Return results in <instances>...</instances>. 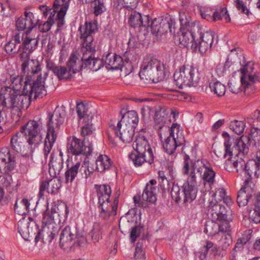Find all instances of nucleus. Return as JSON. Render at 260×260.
<instances>
[{
  "mask_svg": "<svg viewBox=\"0 0 260 260\" xmlns=\"http://www.w3.org/2000/svg\"><path fill=\"white\" fill-rule=\"evenodd\" d=\"M16 166L15 157L8 147L0 150V171L3 174L11 172Z\"/></svg>",
  "mask_w": 260,
  "mask_h": 260,
  "instance_id": "nucleus-22",
  "label": "nucleus"
},
{
  "mask_svg": "<svg viewBox=\"0 0 260 260\" xmlns=\"http://www.w3.org/2000/svg\"><path fill=\"white\" fill-rule=\"evenodd\" d=\"M197 70L189 64H184L174 74V83L179 88L184 87H196L200 80Z\"/></svg>",
  "mask_w": 260,
  "mask_h": 260,
  "instance_id": "nucleus-9",
  "label": "nucleus"
},
{
  "mask_svg": "<svg viewBox=\"0 0 260 260\" xmlns=\"http://www.w3.org/2000/svg\"><path fill=\"white\" fill-rule=\"evenodd\" d=\"M91 7L93 9V13L98 16L103 12L106 9L104 2L101 0H93L91 3Z\"/></svg>",
  "mask_w": 260,
  "mask_h": 260,
  "instance_id": "nucleus-49",
  "label": "nucleus"
},
{
  "mask_svg": "<svg viewBox=\"0 0 260 260\" xmlns=\"http://www.w3.org/2000/svg\"><path fill=\"white\" fill-rule=\"evenodd\" d=\"M47 122V133L45 140L44 152L47 156L50 152L53 145L56 139V131L58 129L60 125L64 121V118L60 113L55 112L48 114Z\"/></svg>",
  "mask_w": 260,
  "mask_h": 260,
  "instance_id": "nucleus-12",
  "label": "nucleus"
},
{
  "mask_svg": "<svg viewBox=\"0 0 260 260\" xmlns=\"http://www.w3.org/2000/svg\"><path fill=\"white\" fill-rule=\"evenodd\" d=\"M249 217L253 222L260 223V206L255 205L254 209L249 212Z\"/></svg>",
  "mask_w": 260,
  "mask_h": 260,
  "instance_id": "nucleus-59",
  "label": "nucleus"
},
{
  "mask_svg": "<svg viewBox=\"0 0 260 260\" xmlns=\"http://www.w3.org/2000/svg\"><path fill=\"white\" fill-rule=\"evenodd\" d=\"M244 184L237 194V202L239 207L247 205L253 192L252 188L249 186L248 183L244 182Z\"/></svg>",
  "mask_w": 260,
  "mask_h": 260,
  "instance_id": "nucleus-34",
  "label": "nucleus"
},
{
  "mask_svg": "<svg viewBox=\"0 0 260 260\" xmlns=\"http://www.w3.org/2000/svg\"><path fill=\"white\" fill-rule=\"evenodd\" d=\"M204 232L209 236H216L219 233L218 224L213 221L207 223Z\"/></svg>",
  "mask_w": 260,
  "mask_h": 260,
  "instance_id": "nucleus-52",
  "label": "nucleus"
},
{
  "mask_svg": "<svg viewBox=\"0 0 260 260\" xmlns=\"http://www.w3.org/2000/svg\"><path fill=\"white\" fill-rule=\"evenodd\" d=\"M213 242L210 241H207L206 245L204 246V249L196 254L199 260H204L206 258L208 250L213 247Z\"/></svg>",
  "mask_w": 260,
  "mask_h": 260,
  "instance_id": "nucleus-60",
  "label": "nucleus"
},
{
  "mask_svg": "<svg viewBox=\"0 0 260 260\" xmlns=\"http://www.w3.org/2000/svg\"><path fill=\"white\" fill-rule=\"evenodd\" d=\"M29 206L30 203L27 199L17 200L15 204L14 210L18 214L25 215L29 211Z\"/></svg>",
  "mask_w": 260,
  "mask_h": 260,
  "instance_id": "nucleus-42",
  "label": "nucleus"
},
{
  "mask_svg": "<svg viewBox=\"0 0 260 260\" xmlns=\"http://www.w3.org/2000/svg\"><path fill=\"white\" fill-rule=\"evenodd\" d=\"M152 63L156 64L154 70H152L153 83H157L163 80L165 77V66L159 60L153 58Z\"/></svg>",
  "mask_w": 260,
  "mask_h": 260,
  "instance_id": "nucleus-39",
  "label": "nucleus"
},
{
  "mask_svg": "<svg viewBox=\"0 0 260 260\" xmlns=\"http://www.w3.org/2000/svg\"><path fill=\"white\" fill-rule=\"evenodd\" d=\"M92 145L89 144L85 145V140L81 141L75 137H73L68 141L67 151L69 153L74 155V159L77 160L74 163L73 158L71 162L68 165V170L64 175L66 183L72 182L75 178L78 176V174L81 178L86 179L90 176L93 173L89 171V168L86 165H81L82 158L81 155L87 156L90 155L92 151Z\"/></svg>",
  "mask_w": 260,
  "mask_h": 260,
  "instance_id": "nucleus-1",
  "label": "nucleus"
},
{
  "mask_svg": "<svg viewBox=\"0 0 260 260\" xmlns=\"http://www.w3.org/2000/svg\"><path fill=\"white\" fill-rule=\"evenodd\" d=\"M190 165L191 167L190 172H193L194 175H196V172L199 173L204 184L207 183L211 188V186L215 181L216 175L211 164L206 160L198 159L192 161L189 155L185 154L182 168L183 174H189Z\"/></svg>",
  "mask_w": 260,
  "mask_h": 260,
  "instance_id": "nucleus-5",
  "label": "nucleus"
},
{
  "mask_svg": "<svg viewBox=\"0 0 260 260\" xmlns=\"http://www.w3.org/2000/svg\"><path fill=\"white\" fill-rule=\"evenodd\" d=\"M63 161L62 157L60 156L52 159L49 162L50 170L53 169L55 174H59L63 168Z\"/></svg>",
  "mask_w": 260,
  "mask_h": 260,
  "instance_id": "nucleus-50",
  "label": "nucleus"
},
{
  "mask_svg": "<svg viewBox=\"0 0 260 260\" xmlns=\"http://www.w3.org/2000/svg\"><path fill=\"white\" fill-rule=\"evenodd\" d=\"M201 26L199 24H192L190 27L181 28V34L179 36V40L181 44L185 47L190 46L194 47V42L197 37V34L201 30Z\"/></svg>",
  "mask_w": 260,
  "mask_h": 260,
  "instance_id": "nucleus-20",
  "label": "nucleus"
},
{
  "mask_svg": "<svg viewBox=\"0 0 260 260\" xmlns=\"http://www.w3.org/2000/svg\"><path fill=\"white\" fill-rule=\"evenodd\" d=\"M95 187L97 190L98 203L101 208V217L104 219H107L110 216H115L117 213L119 194L113 202H110L111 190L110 186L106 184L95 185Z\"/></svg>",
  "mask_w": 260,
  "mask_h": 260,
  "instance_id": "nucleus-7",
  "label": "nucleus"
},
{
  "mask_svg": "<svg viewBox=\"0 0 260 260\" xmlns=\"http://www.w3.org/2000/svg\"><path fill=\"white\" fill-rule=\"evenodd\" d=\"M75 230H72L69 226H66L62 231L60 236L59 244L61 248L64 250L70 249L77 243L79 246H81L82 243L85 241L84 237L79 240L77 237Z\"/></svg>",
  "mask_w": 260,
  "mask_h": 260,
  "instance_id": "nucleus-19",
  "label": "nucleus"
},
{
  "mask_svg": "<svg viewBox=\"0 0 260 260\" xmlns=\"http://www.w3.org/2000/svg\"><path fill=\"white\" fill-rule=\"evenodd\" d=\"M150 17L148 15L142 16L140 13L136 11L132 12L128 23L133 27H148L150 26Z\"/></svg>",
  "mask_w": 260,
  "mask_h": 260,
  "instance_id": "nucleus-31",
  "label": "nucleus"
},
{
  "mask_svg": "<svg viewBox=\"0 0 260 260\" xmlns=\"http://www.w3.org/2000/svg\"><path fill=\"white\" fill-rule=\"evenodd\" d=\"M60 221V218L54 214L51 210L47 209L44 213L43 217L42 220L43 226H49L52 224H54V227H58L56 222H59Z\"/></svg>",
  "mask_w": 260,
  "mask_h": 260,
  "instance_id": "nucleus-41",
  "label": "nucleus"
},
{
  "mask_svg": "<svg viewBox=\"0 0 260 260\" xmlns=\"http://www.w3.org/2000/svg\"><path fill=\"white\" fill-rule=\"evenodd\" d=\"M209 87L212 92L218 96H223L225 94L226 90L225 86L218 81L210 82Z\"/></svg>",
  "mask_w": 260,
  "mask_h": 260,
  "instance_id": "nucleus-48",
  "label": "nucleus"
},
{
  "mask_svg": "<svg viewBox=\"0 0 260 260\" xmlns=\"http://www.w3.org/2000/svg\"><path fill=\"white\" fill-rule=\"evenodd\" d=\"M25 138L21 136L19 133L13 135L11 139V148L12 150L20 153L22 155L26 156L28 155L26 152V147L25 146Z\"/></svg>",
  "mask_w": 260,
  "mask_h": 260,
  "instance_id": "nucleus-32",
  "label": "nucleus"
},
{
  "mask_svg": "<svg viewBox=\"0 0 260 260\" xmlns=\"http://www.w3.org/2000/svg\"><path fill=\"white\" fill-rule=\"evenodd\" d=\"M104 61L108 69L118 70L123 68L122 58L116 54L108 53L104 58Z\"/></svg>",
  "mask_w": 260,
  "mask_h": 260,
  "instance_id": "nucleus-36",
  "label": "nucleus"
},
{
  "mask_svg": "<svg viewBox=\"0 0 260 260\" xmlns=\"http://www.w3.org/2000/svg\"><path fill=\"white\" fill-rule=\"evenodd\" d=\"M111 164V160L107 155L101 154L96 159V168L99 172H102L110 169Z\"/></svg>",
  "mask_w": 260,
  "mask_h": 260,
  "instance_id": "nucleus-43",
  "label": "nucleus"
},
{
  "mask_svg": "<svg viewBox=\"0 0 260 260\" xmlns=\"http://www.w3.org/2000/svg\"><path fill=\"white\" fill-rule=\"evenodd\" d=\"M148 133L146 129H141L136 136L133 147L137 153L132 152L129 157L136 167H140L146 162L151 165L154 160L153 153L147 140Z\"/></svg>",
  "mask_w": 260,
  "mask_h": 260,
  "instance_id": "nucleus-3",
  "label": "nucleus"
},
{
  "mask_svg": "<svg viewBox=\"0 0 260 260\" xmlns=\"http://www.w3.org/2000/svg\"><path fill=\"white\" fill-rule=\"evenodd\" d=\"M38 22L39 19H36L32 12L26 11L16 21V28L18 30L31 32Z\"/></svg>",
  "mask_w": 260,
  "mask_h": 260,
  "instance_id": "nucleus-21",
  "label": "nucleus"
},
{
  "mask_svg": "<svg viewBox=\"0 0 260 260\" xmlns=\"http://www.w3.org/2000/svg\"><path fill=\"white\" fill-rule=\"evenodd\" d=\"M233 166L237 173L246 177L244 182L249 183L252 174L256 178L260 176V151L256 152L255 159H250L245 162L240 158L233 162Z\"/></svg>",
  "mask_w": 260,
  "mask_h": 260,
  "instance_id": "nucleus-11",
  "label": "nucleus"
},
{
  "mask_svg": "<svg viewBox=\"0 0 260 260\" xmlns=\"http://www.w3.org/2000/svg\"><path fill=\"white\" fill-rule=\"evenodd\" d=\"M255 65L254 62L249 61L240 69L241 85L247 95L254 93L260 84V73Z\"/></svg>",
  "mask_w": 260,
  "mask_h": 260,
  "instance_id": "nucleus-8",
  "label": "nucleus"
},
{
  "mask_svg": "<svg viewBox=\"0 0 260 260\" xmlns=\"http://www.w3.org/2000/svg\"><path fill=\"white\" fill-rule=\"evenodd\" d=\"M22 61L21 64L22 71L27 73V76L35 77V75L41 71L40 63L37 59H29V58H20Z\"/></svg>",
  "mask_w": 260,
  "mask_h": 260,
  "instance_id": "nucleus-29",
  "label": "nucleus"
},
{
  "mask_svg": "<svg viewBox=\"0 0 260 260\" xmlns=\"http://www.w3.org/2000/svg\"><path fill=\"white\" fill-rule=\"evenodd\" d=\"M152 61L153 58L146 56L141 65L139 75L141 80L146 84L153 83L152 70H154L156 64L152 63Z\"/></svg>",
  "mask_w": 260,
  "mask_h": 260,
  "instance_id": "nucleus-24",
  "label": "nucleus"
},
{
  "mask_svg": "<svg viewBox=\"0 0 260 260\" xmlns=\"http://www.w3.org/2000/svg\"><path fill=\"white\" fill-rule=\"evenodd\" d=\"M139 122V117L136 111L134 110L128 111L126 112L122 117L119 121L117 120V122L119 123L120 125L124 124L127 126H133L136 128Z\"/></svg>",
  "mask_w": 260,
  "mask_h": 260,
  "instance_id": "nucleus-37",
  "label": "nucleus"
},
{
  "mask_svg": "<svg viewBox=\"0 0 260 260\" xmlns=\"http://www.w3.org/2000/svg\"><path fill=\"white\" fill-rule=\"evenodd\" d=\"M4 175L0 177V184L3 188L10 191L13 184L12 176L8 174H4Z\"/></svg>",
  "mask_w": 260,
  "mask_h": 260,
  "instance_id": "nucleus-55",
  "label": "nucleus"
},
{
  "mask_svg": "<svg viewBox=\"0 0 260 260\" xmlns=\"http://www.w3.org/2000/svg\"><path fill=\"white\" fill-rule=\"evenodd\" d=\"M90 234L94 242H98L102 238V232L100 225L98 223L94 224Z\"/></svg>",
  "mask_w": 260,
  "mask_h": 260,
  "instance_id": "nucleus-58",
  "label": "nucleus"
},
{
  "mask_svg": "<svg viewBox=\"0 0 260 260\" xmlns=\"http://www.w3.org/2000/svg\"><path fill=\"white\" fill-rule=\"evenodd\" d=\"M220 222L218 224V235H223L226 233H230L231 231V225H230L229 220L226 217L225 219L218 220Z\"/></svg>",
  "mask_w": 260,
  "mask_h": 260,
  "instance_id": "nucleus-53",
  "label": "nucleus"
},
{
  "mask_svg": "<svg viewBox=\"0 0 260 260\" xmlns=\"http://www.w3.org/2000/svg\"><path fill=\"white\" fill-rule=\"evenodd\" d=\"M42 124V120L39 118L38 120H29L21 127L20 132L24 135L29 145H32L39 143Z\"/></svg>",
  "mask_w": 260,
  "mask_h": 260,
  "instance_id": "nucleus-16",
  "label": "nucleus"
},
{
  "mask_svg": "<svg viewBox=\"0 0 260 260\" xmlns=\"http://www.w3.org/2000/svg\"><path fill=\"white\" fill-rule=\"evenodd\" d=\"M196 176L190 172L186 182L183 184V191L184 192L188 203H191L197 197L198 189L196 186Z\"/></svg>",
  "mask_w": 260,
  "mask_h": 260,
  "instance_id": "nucleus-27",
  "label": "nucleus"
},
{
  "mask_svg": "<svg viewBox=\"0 0 260 260\" xmlns=\"http://www.w3.org/2000/svg\"><path fill=\"white\" fill-rule=\"evenodd\" d=\"M70 1L71 0H55L54 2V8L59 11L56 19L58 28L63 26L64 24V17L69 9Z\"/></svg>",
  "mask_w": 260,
  "mask_h": 260,
  "instance_id": "nucleus-28",
  "label": "nucleus"
},
{
  "mask_svg": "<svg viewBox=\"0 0 260 260\" xmlns=\"http://www.w3.org/2000/svg\"><path fill=\"white\" fill-rule=\"evenodd\" d=\"M30 103L29 95L23 92L4 86L0 90V105L7 108L18 109L27 108Z\"/></svg>",
  "mask_w": 260,
  "mask_h": 260,
  "instance_id": "nucleus-6",
  "label": "nucleus"
},
{
  "mask_svg": "<svg viewBox=\"0 0 260 260\" xmlns=\"http://www.w3.org/2000/svg\"><path fill=\"white\" fill-rule=\"evenodd\" d=\"M54 224L49 226H42V229L41 234L42 236V241L44 243H49L57 235L58 232V227H54Z\"/></svg>",
  "mask_w": 260,
  "mask_h": 260,
  "instance_id": "nucleus-38",
  "label": "nucleus"
},
{
  "mask_svg": "<svg viewBox=\"0 0 260 260\" xmlns=\"http://www.w3.org/2000/svg\"><path fill=\"white\" fill-rule=\"evenodd\" d=\"M67 67L70 69V71L74 74L83 68V64L74 54H71L67 62Z\"/></svg>",
  "mask_w": 260,
  "mask_h": 260,
  "instance_id": "nucleus-44",
  "label": "nucleus"
},
{
  "mask_svg": "<svg viewBox=\"0 0 260 260\" xmlns=\"http://www.w3.org/2000/svg\"><path fill=\"white\" fill-rule=\"evenodd\" d=\"M141 112L143 120L148 121L150 120L154 111L151 107L148 106H145L141 108Z\"/></svg>",
  "mask_w": 260,
  "mask_h": 260,
  "instance_id": "nucleus-62",
  "label": "nucleus"
},
{
  "mask_svg": "<svg viewBox=\"0 0 260 260\" xmlns=\"http://www.w3.org/2000/svg\"><path fill=\"white\" fill-rule=\"evenodd\" d=\"M216 239L222 250H226L232 243V238L230 233L217 235Z\"/></svg>",
  "mask_w": 260,
  "mask_h": 260,
  "instance_id": "nucleus-46",
  "label": "nucleus"
},
{
  "mask_svg": "<svg viewBox=\"0 0 260 260\" xmlns=\"http://www.w3.org/2000/svg\"><path fill=\"white\" fill-rule=\"evenodd\" d=\"M84 125L81 127V134L85 137L91 135L93 131L92 124L91 123V118H87V121L84 120Z\"/></svg>",
  "mask_w": 260,
  "mask_h": 260,
  "instance_id": "nucleus-57",
  "label": "nucleus"
},
{
  "mask_svg": "<svg viewBox=\"0 0 260 260\" xmlns=\"http://www.w3.org/2000/svg\"><path fill=\"white\" fill-rule=\"evenodd\" d=\"M156 183V180L152 179L146 184L142 195V200L139 195L134 197L133 200L136 206L146 208L148 206V205L144 202L145 201L150 203H154L156 201V189L155 186Z\"/></svg>",
  "mask_w": 260,
  "mask_h": 260,
  "instance_id": "nucleus-18",
  "label": "nucleus"
},
{
  "mask_svg": "<svg viewBox=\"0 0 260 260\" xmlns=\"http://www.w3.org/2000/svg\"><path fill=\"white\" fill-rule=\"evenodd\" d=\"M171 196L176 203H188L185 193L183 191V186L180 187L177 185H173L171 190Z\"/></svg>",
  "mask_w": 260,
  "mask_h": 260,
  "instance_id": "nucleus-40",
  "label": "nucleus"
},
{
  "mask_svg": "<svg viewBox=\"0 0 260 260\" xmlns=\"http://www.w3.org/2000/svg\"><path fill=\"white\" fill-rule=\"evenodd\" d=\"M47 76V73L45 74L44 77H42L41 75H38L37 79L35 80V77L32 78L30 75L27 76L24 82L23 92L28 94L30 100L43 98L47 94L45 85V80Z\"/></svg>",
  "mask_w": 260,
  "mask_h": 260,
  "instance_id": "nucleus-13",
  "label": "nucleus"
},
{
  "mask_svg": "<svg viewBox=\"0 0 260 260\" xmlns=\"http://www.w3.org/2000/svg\"><path fill=\"white\" fill-rule=\"evenodd\" d=\"M247 136L246 135H245ZM249 137L250 141L251 139L253 140L255 143L260 142V129L257 128H253L251 129L250 134L247 136Z\"/></svg>",
  "mask_w": 260,
  "mask_h": 260,
  "instance_id": "nucleus-64",
  "label": "nucleus"
},
{
  "mask_svg": "<svg viewBox=\"0 0 260 260\" xmlns=\"http://www.w3.org/2000/svg\"><path fill=\"white\" fill-rule=\"evenodd\" d=\"M78 30L80 39L81 40V51L83 53L81 59L82 64L83 68H88L90 69L93 60L92 55L95 52L93 44V35L98 30L97 24L94 22L86 21L84 25L79 27Z\"/></svg>",
  "mask_w": 260,
  "mask_h": 260,
  "instance_id": "nucleus-2",
  "label": "nucleus"
},
{
  "mask_svg": "<svg viewBox=\"0 0 260 260\" xmlns=\"http://www.w3.org/2000/svg\"><path fill=\"white\" fill-rule=\"evenodd\" d=\"M6 52L9 54H13L17 53L19 49L16 48V44L10 40L5 46Z\"/></svg>",
  "mask_w": 260,
  "mask_h": 260,
  "instance_id": "nucleus-63",
  "label": "nucleus"
},
{
  "mask_svg": "<svg viewBox=\"0 0 260 260\" xmlns=\"http://www.w3.org/2000/svg\"><path fill=\"white\" fill-rule=\"evenodd\" d=\"M47 68L52 71L60 80L70 79L72 77V73L70 69L63 66H57L51 61H47Z\"/></svg>",
  "mask_w": 260,
  "mask_h": 260,
  "instance_id": "nucleus-33",
  "label": "nucleus"
},
{
  "mask_svg": "<svg viewBox=\"0 0 260 260\" xmlns=\"http://www.w3.org/2000/svg\"><path fill=\"white\" fill-rule=\"evenodd\" d=\"M179 20L182 28L190 27L192 24H196L191 21V17L188 13L180 12L179 13Z\"/></svg>",
  "mask_w": 260,
  "mask_h": 260,
  "instance_id": "nucleus-51",
  "label": "nucleus"
},
{
  "mask_svg": "<svg viewBox=\"0 0 260 260\" xmlns=\"http://www.w3.org/2000/svg\"><path fill=\"white\" fill-rule=\"evenodd\" d=\"M135 129L133 126H127L124 124H119L117 120L113 119L109 123V129L107 134L110 143L113 145H116L115 138H119L124 143H130L133 140L135 135Z\"/></svg>",
  "mask_w": 260,
  "mask_h": 260,
  "instance_id": "nucleus-10",
  "label": "nucleus"
},
{
  "mask_svg": "<svg viewBox=\"0 0 260 260\" xmlns=\"http://www.w3.org/2000/svg\"><path fill=\"white\" fill-rule=\"evenodd\" d=\"M175 23V20L171 18L167 20H162L160 22L155 19L151 23V31L157 36L167 32L168 30L171 33L174 32Z\"/></svg>",
  "mask_w": 260,
  "mask_h": 260,
  "instance_id": "nucleus-25",
  "label": "nucleus"
},
{
  "mask_svg": "<svg viewBox=\"0 0 260 260\" xmlns=\"http://www.w3.org/2000/svg\"><path fill=\"white\" fill-rule=\"evenodd\" d=\"M18 232L26 241L35 238L36 242L40 240L41 231L31 217H23L18 222Z\"/></svg>",
  "mask_w": 260,
  "mask_h": 260,
  "instance_id": "nucleus-15",
  "label": "nucleus"
},
{
  "mask_svg": "<svg viewBox=\"0 0 260 260\" xmlns=\"http://www.w3.org/2000/svg\"><path fill=\"white\" fill-rule=\"evenodd\" d=\"M51 211L57 218H59L61 216L67 214L68 208L64 203L57 201L53 203Z\"/></svg>",
  "mask_w": 260,
  "mask_h": 260,
  "instance_id": "nucleus-45",
  "label": "nucleus"
},
{
  "mask_svg": "<svg viewBox=\"0 0 260 260\" xmlns=\"http://www.w3.org/2000/svg\"><path fill=\"white\" fill-rule=\"evenodd\" d=\"M39 36L33 35L32 32L24 31L22 32L21 40L22 43L20 46L21 52L20 58H29L30 54L35 51L39 43Z\"/></svg>",
  "mask_w": 260,
  "mask_h": 260,
  "instance_id": "nucleus-17",
  "label": "nucleus"
},
{
  "mask_svg": "<svg viewBox=\"0 0 260 260\" xmlns=\"http://www.w3.org/2000/svg\"><path fill=\"white\" fill-rule=\"evenodd\" d=\"M198 37L199 39L194 42V48L196 50L198 49L201 53H205L211 47L213 43L214 33L211 30L206 31L204 33L200 30L199 34H197Z\"/></svg>",
  "mask_w": 260,
  "mask_h": 260,
  "instance_id": "nucleus-23",
  "label": "nucleus"
},
{
  "mask_svg": "<svg viewBox=\"0 0 260 260\" xmlns=\"http://www.w3.org/2000/svg\"><path fill=\"white\" fill-rule=\"evenodd\" d=\"M13 87L12 88L16 89L18 91H20L22 86L23 82V78L22 76L12 75L10 77Z\"/></svg>",
  "mask_w": 260,
  "mask_h": 260,
  "instance_id": "nucleus-56",
  "label": "nucleus"
},
{
  "mask_svg": "<svg viewBox=\"0 0 260 260\" xmlns=\"http://www.w3.org/2000/svg\"><path fill=\"white\" fill-rule=\"evenodd\" d=\"M76 112L79 119L84 118V120H85L86 117L87 118L89 117L87 116V107L83 103H79L77 105Z\"/></svg>",
  "mask_w": 260,
  "mask_h": 260,
  "instance_id": "nucleus-61",
  "label": "nucleus"
},
{
  "mask_svg": "<svg viewBox=\"0 0 260 260\" xmlns=\"http://www.w3.org/2000/svg\"><path fill=\"white\" fill-rule=\"evenodd\" d=\"M245 127V123L242 121L234 120L230 124V129L238 135H240L243 132Z\"/></svg>",
  "mask_w": 260,
  "mask_h": 260,
  "instance_id": "nucleus-54",
  "label": "nucleus"
},
{
  "mask_svg": "<svg viewBox=\"0 0 260 260\" xmlns=\"http://www.w3.org/2000/svg\"><path fill=\"white\" fill-rule=\"evenodd\" d=\"M61 186V182L57 178H52L49 181H42L39 187L38 198L39 199L43 198L46 190L48 193L56 194L59 192Z\"/></svg>",
  "mask_w": 260,
  "mask_h": 260,
  "instance_id": "nucleus-26",
  "label": "nucleus"
},
{
  "mask_svg": "<svg viewBox=\"0 0 260 260\" xmlns=\"http://www.w3.org/2000/svg\"><path fill=\"white\" fill-rule=\"evenodd\" d=\"M170 108H160L155 112L154 118L155 127L158 132L162 130L164 127H170L166 124V120L169 117Z\"/></svg>",
  "mask_w": 260,
  "mask_h": 260,
  "instance_id": "nucleus-35",
  "label": "nucleus"
},
{
  "mask_svg": "<svg viewBox=\"0 0 260 260\" xmlns=\"http://www.w3.org/2000/svg\"><path fill=\"white\" fill-rule=\"evenodd\" d=\"M250 138L249 136L242 135L239 139H228L224 143L225 153L224 157L229 156L228 159L230 160L232 156H238L239 154L243 155L247 154L249 151Z\"/></svg>",
  "mask_w": 260,
  "mask_h": 260,
  "instance_id": "nucleus-14",
  "label": "nucleus"
},
{
  "mask_svg": "<svg viewBox=\"0 0 260 260\" xmlns=\"http://www.w3.org/2000/svg\"><path fill=\"white\" fill-rule=\"evenodd\" d=\"M212 17L213 21L222 19H224L226 22L231 21V18L226 8H222L219 10L215 11L212 14Z\"/></svg>",
  "mask_w": 260,
  "mask_h": 260,
  "instance_id": "nucleus-47",
  "label": "nucleus"
},
{
  "mask_svg": "<svg viewBox=\"0 0 260 260\" xmlns=\"http://www.w3.org/2000/svg\"><path fill=\"white\" fill-rule=\"evenodd\" d=\"M215 202L211 201L209 206L212 220L218 221L228 217L227 210L224 206L218 203L216 199Z\"/></svg>",
  "mask_w": 260,
  "mask_h": 260,
  "instance_id": "nucleus-30",
  "label": "nucleus"
},
{
  "mask_svg": "<svg viewBox=\"0 0 260 260\" xmlns=\"http://www.w3.org/2000/svg\"><path fill=\"white\" fill-rule=\"evenodd\" d=\"M165 151L169 154L174 153L177 147L184 145L182 151L185 153L186 146L183 131L179 124L174 123L171 127H164L158 132Z\"/></svg>",
  "mask_w": 260,
  "mask_h": 260,
  "instance_id": "nucleus-4",
  "label": "nucleus"
}]
</instances>
